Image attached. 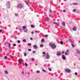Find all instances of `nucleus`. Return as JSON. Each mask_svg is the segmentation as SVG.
<instances>
[{
    "label": "nucleus",
    "mask_w": 80,
    "mask_h": 80,
    "mask_svg": "<svg viewBox=\"0 0 80 80\" xmlns=\"http://www.w3.org/2000/svg\"><path fill=\"white\" fill-rule=\"evenodd\" d=\"M62 57L63 60H65L66 59V57L65 56V55H62Z\"/></svg>",
    "instance_id": "obj_7"
},
{
    "label": "nucleus",
    "mask_w": 80,
    "mask_h": 80,
    "mask_svg": "<svg viewBox=\"0 0 80 80\" xmlns=\"http://www.w3.org/2000/svg\"><path fill=\"white\" fill-rule=\"evenodd\" d=\"M40 47H43V45H42V44H41V45H40Z\"/></svg>",
    "instance_id": "obj_45"
},
{
    "label": "nucleus",
    "mask_w": 80,
    "mask_h": 80,
    "mask_svg": "<svg viewBox=\"0 0 80 80\" xmlns=\"http://www.w3.org/2000/svg\"><path fill=\"white\" fill-rule=\"evenodd\" d=\"M49 20H50V18H48V17L47 18V21H49Z\"/></svg>",
    "instance_id": "obj_22"
},
{
    "label": "nucleus",
    "mask_w": 80,
    "mask_h": 80,
    "mask_svg": "<svg viewBox=\"0 0 80 80\" xmlns=\"http://www.w3.org/2000/svg\"><path fill=\"white\" fill-rule=\"evenodd\" d=\"M62 53H64V52H62Z\"/></svg>",
    "instance_id": "obj_59"
},
{
    "label": "nucleus",
    "mask_w": 80,
    "mask_h": 80,
    "mask_svg": "<svg viewBox=\"0 0 80 80\" xmlns=\"http://www.w3.org/2000/svg\"><path fill=\"white\" fill-rule=\"evenodd\" d=\"M28 51L30 52V51H31V49H28Z\"/></svg>",
    "instance_id": "obj_49"
},
{
    "label": "nucleus",
    "mask_w": 80,
    "mask_h": 80,
    "mask_svg": "<svg viewBox=\"0 0 80 80\" xmlns=\"http://www.w3.org/2000/svg\"><path fill=\"white\" fill-rule=\"evenodd\" d=\"M46 58L47 59H49L50 58V55H49L48 53H47L46 54Z\"/></svg>",
    "instance_id": "obj_3"
},
{
    "label": "nucleus",
    "mask_w": 80,
    "mask_h": 80,
    "mask_svg": "<svg viewBox=\"0 0 80 80\" xmlns=\"http://www.w3.org/2000/svg\"><path fill=\"white\" fill-rule=\"evenodd\" d=\"M41 41L42 42H45V40L44 39H42L41 40Z\"/></svg>",
    "instance_id": "obj_20"
},
{
    "label": "nucleus",
    "mask_w": 80,
    "mask_h": 80,
    "mask_svg": "<svg viewBox=\"0 0 80 80\" xmlns=\"http://www.w3.org/2000/svg\"><path fill=\"white\" fill-rule=\"evenodd\" d=\"M73 12H76V10L74 9L73 10Z\"/></svg>",
    "instance_id": "obj_34"
},
{
    "label": "nucleus",
    "mask_w": 80,
    "mask_h": 80,
    "mask_svg": "<svg viewBox=\"0 0 80 80\" xmlns=\"http://www.w3.org/2000/svg\"><path fill=\"white\" fill-rule=\"evenodd\" d=\"M13 47H15V46H16V44H14L13 45Z\"/></svg>",
    "instance_id": "obj_41"
},
{
    "label": "nucleus",
    "mask_w": 80,
    "mask_h": 80,
    "mask_svg": "<svg viewBox=\"0 0 80 80\" xmlns=\"http://www.w3.org/2000/svg\"><path fill=\"white\" fill-rule=\"evenodd\" d=\"M75 75H77L78 73L77 72H75Z\"/></svg>",
    "instance_id": "obj_46"
},
{
    "label": "nucleus",
    "mask_w": 80,
    "mask_h": 80,
    "mask_svg": "<svg viewBox=\"0 0 80 80\" xmlns=\"http://www.w3.org/2000/svg\"><path fill=\"white\" fill-rule=\"evenodd\" d=\"M25 2L27 4V5H28V6H30V4H29V3H28V2H27V1H25Z\"/></svg>",
    "instance_id": "obj_11"
},
{
    "label": "nucleus",
    "mask_w": 80,
    "mask_h": 80,
    "mask_svg": "<svg viewBox=\"0 0 80 80\" xmlns=\"http://www.w3.org/2000/svg\"><path fill=\"white\" fill-rule=\"evenodd\" d=\"M19 29L20 30H21V32H22V29H21V28H19Z\"/></svg>",
    "instance_id": "obj_42"
},
{
    "label": "nucleus",
    "mask_w": 80,
    "mask_h": 80,
    "mask_svg": "<svg viewBox=\"0 0 80 80\" xmlns=\"http://www.w3.org/2000/svg\"><path fill=\"white\" fill-rule=\"evenodd\" d=\"M63 12H66V11H65V10H63Z\"/></svg>",
    "instance_id": "obj_51"
},
{
    "label": "nucleus",
    "mask_w": 80,
    "mask_h": 80,
    "mask_svg": "<svg viewBox=\"0 0 80 80\" xmlns=\"http://www.w3.org/2000/svg\"><path fill=\"white\" fill-rule=\"evenodd\" d=\"M32 34H33L34 32H33V31H32Z\"/></svg>",
    "instance_id": "obj_56"
},
{
    "label": "nucleus",
    "mask_w": 80,
    "mask_h": 80,
    "mask_svg": "<svg viewBox=\"0 0 80 80\" xmlns=\"http://www.w3.org/2000/svg\"><path fill=\"white\" fill-rule=\"evenodd\" d=\"M65 71L66 72H68V73H70V72H71L70 69L68 68L65 69Z\"/></svg>",
    "instance_id": "obj_4"
},
{
    "label": "nucleus",
    "mask_w": 80,
    "mask_h": 80,
    "mask_svg": "<svg viewBox=\"0 0 80 80\" xmlns=\"http://www.w3.org/2000/svg\"><path fill=\"white\" fill-rule=\"evenodd\" d=\"M60 43L61 45H63V41H60Z\"/></svg>",
    "instance_id": "obj_25"
},
{
    "label": "nucleus",
    "mask_w": 80,
    "mask_h": 80,
    "mask_svg": "<svg viewBox=\"0 0 80 80\" xmlns=\"http://www.w3.org/2000/svg\"><path fill=\"white\" fill-rule=\"evenodd\" d=\"M44 37H48V36L47 35H44Z\"/></svg>",
    "instance_id": "obj_29"
},
{
    "label": "nucleus",
    "mask_w": 80,
    "mask_h": 80,
    "mask_svg": "<svg viewBox=\"0 0 80 80\" xmlns=\"http://www.w3.org/2000/svg\"><path fill=\"white\" fill-rule=\"evenodd\" d=\"M0 52H1V49H0Z\"/></svg>",
    "instance_id": "obj_60"
},
{
    "label": "nucleus",
    "mask_w": 80,
    "mask_h": 80,
    "mask_svg": "<svg viewBox=\"0 0 80 80\" xmlns=\"http://www.w3.org/2000/svg\"><path fill=\"white\" fill-rule=\"evenodd\" d=\"M15 39H17V37H15Z\"/></svg>",
    "instance_id": "obj_53"
},
{
    "label": "nucleus",
    "mask_w": 80,
    "mask_h": 80,
    "mask_svg": "<svg viewBox=\"0 0 80 80\" xmlns=\"http://www.w3.org/2000/svg\"><path fill=\"white\" fill-rule=\"evenodd\" d=\"M73 5H78V3H73Z\"/></svg>",
    "instance_id": "obj_19"
},
{
    "label": "nucleus",
    "mask_w": 80,
    "mask_h": 80,
    "mask_svg": "<svg viewBox=\"0 0 80 80\" xmlns=\"http://www.w3.org/2000/svg\"><path fill=\"white\" fill-rule=\"evenodd\" d=\"M62 25L63 26H64V27H65V23L64 22H62Z\"/></svg>",
    "instance_id": "obj_15"
},
{
    "label": "nucleus",
    "mask_w": 80,
    "mask_h": 80,
    "mask_svg": "<svg viewBox=\"0 0 80 80\" xmlns=\"http://www.w3.org/2000/svg\"><path fill=\"white\" fill-rule=\"evenodd\" d=\"M6 45V43H5L4 44V45Z\"/></svg>",
    "instance_id": "obj_57"
},
{
    "label": "nucleus",
    "mask_w": 80,
    "mask_h": 80,
    "mask_svg": "<svg viewBox=\"0 0 80 80\" xmlns=\"http://www.w3.org/2000/svg\"><path fill=\"white\" fill-rule=\"evenodd\" d=\"M25 66H26L27 67L28 66V64H27V63H25Z\"/></svg>",
    "instance_id": "obj_33"
},
{
    "label": "nucleus",
    "mask_w": 80,
    "mask_h": 80,
    "mask_svg": "<svg viewBox=\"0 0 80 80\" xmlns=\"http://www.w3.org/2000/svg\"><path fill=\"white\" fill-rule=\"evenodd\" d=\"M69 52V50L67 49V51L65 52V55H68V53Z\"/></svg>",
    "instance_id": "obj_6"
},
{
    "label": "nucleus",
    "mask_w": 80,
    "mask_h": 80,
    "mask_svg": "<svg viewBox=\"0 0 80 80\" xmlns=\"http://www.w3.org/2000/svg\"><path fill=\"white\" fill-rule=\"evenodd\" d=\"M24 56H25V57H26V56H27V53L25 52L24 53Z\"/></svg>",
    "instance_id": "obj_27"
},
{
    "label": "nucleus",
    "mask_w": 80,
    "mask_h": 80,
    "mask_svg": "<svg viewBox=\"0 0 80 80\" xmlns=\"http://www.w3.org/2000/svg\"><path fill=\"white\" fill-rule=\"evenodd\" d=\"M28 31V30L27 29L26 30L24 31V32H27Z\"/></svg>",
    "instance_id": "obj_40"
},
{
    "label": "nucleus",
    "mask_w": 80,
    "mask_h": 80,
    "mask_svg": "<svg viewBox=\"0 0 80 80\" xmlns=\"http://www.w3.org/2000/svg\"><path fill=\"white\" fill-rule=\"evenodd\" d=\"M25 28H26V26H23V30H25Z\"/></svg>",
    "instance_id": "obj_21"
},
{
    "label": "nucleus",
    "mask_w": 80,
    "mask_h": 80,
    "mask_svg": "<svg viewBox=\"0 0 80 80\" xmlns=\"http://www.w3.org/2000/svg\"><path fill=\"white\" fill-rule=\"evenodd\" d=\"M22 74L24 73V72H22Z\"/></svg>",
    "instance_id": "obj_58"
},
{
    "label": "nucleus",
    "mask_w": 80,
    "mask_h": 80,
    "mask_svg": "<svg viewBox=\"0 0 80 80\" xmlns=\"http://www.w3.org/2000/svg\"><path fill=\"white\" fill-rule=\"evenodd\" d=\"M42 54H45V52H43Z\"/></svg>",
    "instance_id": "obj_50"
},
{
    "label": "nucleus",
    "mask_w": 80,
    "mask_h": 80,
    "mask_svg": "<svg viewBox=\"0 0 80 80\" xmlns=\"http://www.w3.org/2000/svg\"><path fill=\"white\" fill-rule=\"evenodd\" d=\"M4 72L5 73H6V74H8V71H5Z\"/></svg>",
    "instance_id": "obj_18"
},
{
    "label": "nucleus",
    "mask_w": 80,
    "mask_h": 80,
    "mask_svg": "<svg viewBox=\"0 0 80 80\" xmlns=\"http://www.w3.org/2000/svg\"><path fill=\"white\" fill-rule=\"evenodd\" d=\"M31 26V27H32V28H33V27H34V25H32Z\"/></svg>",
    "instance_id": "obj_35"
},
{
    "label": "nucleus",
    "mask_w": 80,
    "mask_h": 80,
    "mask_svg": "<svg viewBox=\"0 0 80 80\" xmlns=\"http://www.w3.org/2000/svg\"><path fill=\"white\" fill-rule=\"evenodd\" d=\"M49 12L51 13H53V12H52V10H50Z\"/></svg>",
    "instance_id": "obj_31"
},
{
    "label": "nucleus",
    "mask_w": 80,
    "mask_h": 80,
    "mask_svg": "<svg viewBox=\"0 0 80 80\" xmlns=\"http://www.w3.org/2000/svg\"><path fill=\"white\" fill-rule=\"evenodd\" d=\"M69 42H72V40L71 39H69Z\"/></svg>",
    "instance_id": "obj_24"
},
{
    "label": "nucleus",
    "mask_w": 80,
    "mask_h": 80,
    "mask_svg": "<svg viewBox=\"0 0 80 80\" xmlns=\"http://www.w3.org/2000/svg\"><path fill=\"white\" fill-rule=\"evenodd\" d=\"M40 71H37V73H40Z\"/></svg>",
    "instance_id": "obj_36"
},
{
    "label": "nucleus",
    "mask_w": 80,
    "mask_h": 80,
    "mask_svg": "<svg viewBox=\"0 0 80 80\" xmlns=\"http://www.w3.org/2000/svg\"><path fill=\"white\" fill-rule=\"evenodd\" d=\"M49 71H50V72H51L52 71V69H51V68H49Z\"/></svg>",
    "instance_id": "obj_39"
},
{
    "label": "nucleus",
    "mask_w": 80,
    "mask_h": 80,
    "mask_svg": "<svg viewBox=\"0 0 80 80\" xmlns=\"http://www.w3.org/2000/svg\"><path fill=\"white\" fill-rule=\"evenodd\" d=\"M57 55L58 56H60V55H61V52H60L59 51L57 52Z\"/></svg>",
    "instance_id": "obj_5"
},
{
    "label": "nucleus",
    "mask_w": 80,
    "mask_h": 80,
    "mask_svg": "<svg viewBox=\"0 0 80 80\" xmlns=\"http://www.w3.org/2000/svg\"><path fill=\"white\" fill-rule=\"evenodd\" d=\"M35 32H36V33H38V31H36Z\"/></svg>",
    "instance_id": "obj_55"
},
{
    "label": "nucleus",
    "mask_w": 80,
    "mask_h": 80,
    "mask_svg": "<svg viewBox=\"0 0 80 80\" xmlns=\"http://www.w3.org/2000/svg\"><path fill=\"white\" fill-rule=\"evenodd\" d=\"M36 53V51H33V53Z\"/></svg>",
    "instance_id": "obj_47"
},
{
    "label": "nucleus",
    "mask_w": 80,
    "mask_h": 80,
    "mask_svg": "<svg viewBox=\"0 0 80 80\" xmlns=\"http://www.w3.org/2000/svg\"><path fill=\"white\" fill-rule=\"evenodd\" d=\"M18 14H15V16H18Z\"/></svg>",
    "instance_id": "obj_54"
},
{
    "label": "nucleus",
    "mask_w": 80,
    "mask_h": 80,
    "mask_svg": "<svg viewBox=\"0 0 80 80\" xmlns=\"http://www.w3.org/2000/svg\"><path fill=\"white\" fill-rule=\"evenodd\" d=\"M31 60H32V61H33V60H34V58H31Z\"/></svg>",
    "instance_id": "obj_43"
},
{
    "label": "nucleus",
    "mask_w": 80,
    "mask_h": 80,
    "mask_svg": "<svg viewBox=\"0 0 80 80\" xmlns=\"http://www.w3.org/2000/svg\"><path fill=\"white\" fill-rule=\"evenodd\" d=\"M76 52L78 53V54H80V51L78 50H77L76 51Z\"/></svg>",
    "instance_id": "obj_16"
},
{
    "label": "nucleus",
    "mask_w": 80,
    "mask_h": 80,
    "mask_svg": "<svg viewBox=\"0 0 80 80\" xmlns=\"http://www.w3.org/2000/svg\"><path fill=\"white\" fill-rule=\"evenodd\" d=\"M23 59H22L21 58H19V63H21L22 62Z\"/></svg>",
    "instance_id": "obj_8"
},
{
    "label": "nucleus",
    "mask_w": 80,
    "mask_h": 80,
    "mask_svg": "<svg viewBox=\"0 0 80 80\" xmlns=\"http://www.w3.org/2000/svg\"><path fill=\"white\" fill-rule=\"evenodd\" d=\"M73 30L74 31H76V30H77V28H76V27H74L73 28Z\"/></svg>",
    "instance_id": "obj_10"
},
{
    "label": "nucleus",
    "mask_w": 80,
    "mask_h": 80,
    "mask_svg": "<svg viewBox=\"0 0 80 80\" xmlns=\"http://www.w3.org/2000/svg\"><path fill=\"white\" fill-rule=\"evenodd\" d=\"M4 58H5V59H7V56H5L4 57Z\"/></svg>",
    "instance_id": "obj_32"
},
{
    "label": "nucleus",
    "mask_w": 80,
    "mask_h": 80,
    "mask_svg": "<svg viewBox=\"0 0 80 80\" xmlns=\"http://www.w3.org/2000/svg\"><path fill=\"white\" fill-rule=\"evenodd\" d=\"M25 2L27 4V5H28V6H30V4H29V3H28V2H27V1H25Z\"/></svg>",
    "instance_id": "obj_12"
},
{
    "label": "nucleus",
    "mask_w": 80,
    "mask_h": 80,
    "mask_svg": "<svg viewBox=\"0 0 80 80\" xmlns=\"http://www.w3.org/2000/svg\"><path fill=\"white\" fill-rule=\"evenodd\" d=\"M30 40H33V38H30Z\"/></svg>",
    "instance_id": "obj_52"
},
{
    "label": "nucleus",
    "mask_w": 80,
    "mask_h": 80,
    "mask_svg": "<svg viewBox=\"0 0 80 80\" xmlns=\"http://www.w3.org/2000/svg\"><path fill=\"white\" fill-rule=\"evenodd\" d=\"M49 45L51 47V48H52V49H54L56 48V45L55 44H53V43H50L49 44Z\"/></svg>",
    "instance_id": "obj_1"
},
{
    "label": "nucleus",
    "mask_w": 80,
    "mask_h": 80,
    "mask_svg": "<svg viewBox=\"0 0 80 80\" xmlns=\"http://www.w3.org/2000/svg\"><path fill=\"white\" fill-rule=\"evenodd\" d=\"M8 5H10V2H8Z\"/></svg>",
    "instance_id": "obj_44"
},
{
    "label": "nucleus",
    "mask_w": 80,
    "mask_h": 80,
    "mask_svg": "<svg viewBox=\"0 0 80 80\" xmlns=\"http://www.w3.org/2000/svg\"><path fill=\"white\" fill-rule=\"evenodd\" d=\"M25 2L27 4V5H28V6H30V4H29V3H28V2H27V1H25Z\"/></svg>",
    "instance_id": "obj_13"
},
{
    "label": "nucleus",
    "mask_w": 80,
    "mask_h": 80,
    "mask_svg": "<svg viewBox=\"0 0 80 80\" xmlns=\"http://www.w3.org/2000/svg\"><path fill=\"white\" fill-rule=\"evenodd\" d=\"M65 0V1H66L67 0Z\"/></svg>",
    "instance_id": "obj_61"
},
{
    "label": "nucleus",
    "mask_w": 80,
    "mask_h": 80,
    "mask_svg": "<svg viewBox=\"0 0 80 80\" xmlns=\"http://www.w3.org/2000/svg\"><path fill=\"white\" fill-rule=\"evenodd\" d=\"M32 45V44H31V43H29L28 44V46H30V45Z\"/></svg>",
    "instance_id": "obj_37"
},
{
    "label": "nucleus",
    "mask_w": 80,
    "mask_h": 80,
    "mask_svg": "<svg viewBox=\"0 0 80 80\" xmlns=\"http://www.w3.org/2000/svg\"><path fill=\"white\" fill-rule=\"evenodd\" d=\"M26 41H27V40H26V39H24L23 40V42H26Z\"/></svg>",
    "instance_id": "obj_26"
},
{
    "label": "nucleus",
    "mask_w": 80,
    "mask_h": 80,
    "mask_svg": "<svg viewBox=\"0 0 80 80\" xmlns=\"http://www.w3.org/2000/svg\"><path fill=\"white\" fill-rule=\"evenodd\" d=\"M18 43H20V41L19 40H18Z\"/></svg>",
    "instance_id": "obj_28"
},
{
    "label": "nucleus",
    "mask_w": 80,
    "mask_h": 80,
    "mask_svg": "<svg viewBox=\"0 0 80 80\" xmlns=\"http://www.w3.org/2000/svg\"><path fill=\"white\" fill-rule=\"evenodd\" d=\"M53 23H54V24H55L56 25H58V26H59V24L56 22H53Z\"/></svg>",
    "instance_id": "obj_14"
},
{
    "label": "nucleus",
    "mask_w": 80,
    "mask_h": 80,
    "mask_svg": "<svg viewBox=\"0 0 80 80\" xmlns=\"http://www.w3.org/2000/svg\"><path fill=\"white\" fill-rule=\"evenodd\" d=\"M33 48H35V49H37V46L36 45H34L33 46Z\"/></svg>",
    "instance_id": "obj_9"
},
{
    "label": "nucleus",
    "mask_w": 80,
    "mask_h": 80,
    "mask_svg": "<svg viewBox=\"0 0 80 80\" xmlns=\"http://www.w3.org/2000/svg\"><path fill=\"white\" fill-rule=\"evenodd\" d=\"M23 4H19L18 5L17 7L19 8H23Z\"/></svg>",
    "instance_id": "obj_2"
},
{
    "label": "nucleus",
    "mask_w": 80,
    "mask_h": 80,
    "mask_svg": "<svg viewBox=\"0 0 80 80\" xmlns=\"http://www.w3.org/2000/svg\"><path fill=\"white\" fill-rule=\"evenodd\" d=\"M8 47L9 48H11V45L10 44V43L9 42L8 44Z\"/></svg>",
    "instance_id": "obj_17"
},
{
    "label": "nucleus",
    "mask_w": 80,
    "mask_h": 80,
    "mask_svg": "<svg viewBox=\"0 0 80 80\" xmlns=\"http://www.w3.org/2000/svg\"><path fill=\"white\" fill-rule=\"evenodd\" d=\"M2 32V29L0 30V33H1Z\"/></svg>",
    "instance_id": "obj_48"
},
{
    "label": "nucleus",
    "mask_w": 80,
    "mask_h": 80,
    "mask_svg": "<svg viewBox=\"0 0 80 80\" xmlns=\"http://www.w3.org/2000/svg\"><path fill=\"white\" fill-rule=\"evenodd\" d=\"M10 57L11 58H13V56H12V55H10Z\"/></svg>",
    "instance_id": "obj_38"
},
{
    "label": "nucleus",
    "mask_w": 80,
    "mask_h": 80,
    "mask_svg": "<svg viewBox=\"0 0 80 80\" xmlns=\"http://www.w3.org/2000/svg\"><path fill=\"white\" fill-rule=\"evenodd\" d=\"M71 45L72 47H75V45L73 44H72Z\"/></svg>",
    "instance_id": "obj_30"
},
{
    "label": "nucleus",
    "mask_w": 80,
    "mask_h": 80,
    "mask_svg": "<svg viewBox=\"0 0 80 80\" xmlns=\"http://www.w3.org/2000/svg\"><path fill=\"white\" fill-rule=\"evenodd\" d=\"M42 70L43 71V72H45V73H46V72H47V71H45V69H42Z\"/></svg>",
    "instance_id": "obj_23"
}]
</instances>
